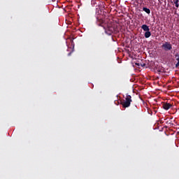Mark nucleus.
Returning <instances> with one entry per match:
<instances>
[{
	"label": "nucleus",
	"instance_id": "nucleus-14",
	"mask_svg": "<svg viewBox=\"0 0 179 179\" xmlns=\"http://www.w3.org/2000/svg\"><path fill=\"white\" fill-rule=\"evenodd\" d=\"M72 54V52H70L69 54H68V56L69 57H71V55Z\"/></svg>",
	"mask_w": 179,
	"mask_h": 179
},
{
	"label": "nucleus",
	"instance_id": "nucleus-17",
	"mask_svg": "<svg viewBox=\"0 0 179 179\" xmlns=\"http://www.w3.org/2000/svg\"><path fill=\"white\" fill-rule=\"evenodd\" d=\"M178 56H179V55H178Z\"/></svg>",
	"mask_w": 179,
	"mask_h": 179
},
{
	"label": "nucleus",
	"instance_id": "nucleus-6",
	"mask_svg": "<svg viewBox=\"0 0 179 179\" xmlns=\"http://www.w3.org/2000/svg\"><path fill=\"white\" fill-rule=\"evenodd\" d=\"M175 58H176V60L177 62V63L176 64V68H178V66H179V55H178V53L175 55Z\"/></svg>",
	"mask_w": 179,
	"mask_h": 179
},
{
	"label": "nucleus",
	"instance_id": "nucleus-8",
	"mask_svg": "<svg viewBox=\"0 0 179 179\" xmlns=\"http://www.w3.org/2000/svg\"><path fill=\"white\" fill-rule=\"evenodd\" d=\"M144 36H145V38H149V37H150V36H152V33L150 31H145Z\"/></svg>",
	"mask_w": 179,
	"mask_h": 179
},
{
	"label": "nucleus",
	"instance_id": "nucleus-11",
	"mask_svg": "<svg viewBox=\"0 0 179 179\" xmlns=\"http://www.w3.org/2000/svg\"><path fill=\"white\" fill-rule=\"evenodd\" d=\"M136 65H137V66H145V64H142V63H136Z\"/></svg>",
	"mask_w": 179,
	"mask_h": 179
},
{
	"label": "nucleus",
	"instance_id": "nucleus-7",
	"mask_svg": "<svg viewBox=\"0 0 179 179\" xmlns=\"http://www.w3.org/2000/svg\"><path fill=\"white\" fill-rule=\"evenodd\" d=\"M141 29H143V30L144 31H149L150 29H149V27L148 26V25H146V24H143L142 26H141Z\"/></svg>",
	"mask_w": 179,
	"mask_h": 179
},
{
	"label": "nucleus",
	"instance_id": "nucleus-13",
	"mask_svg": "<svg viewBox=\"0 0 179 179\" xmlns=\"http://www.w3.org/2000/svg\"><path fill=\"white\" fill-rule=\"evenodd\" d=\"M159 1V3L161 4V5H163V3L164 2V3H165V5H166V0H158Z\"/></svg>",
	"mask_w": 179,
	"mask_h": 179
},
{
	"label": "nucleus",
	"instance_id": "nucleus-5",
	"mask_svg": "<svg viewBox=\"0 0 179 179\" xmlns=\"http://www.w3.org/2000/svg\"><path fill=\"white\" fill-rule=\"evenodd\" d=\"M164 110H170L173 106L171 103H164L162 104Z\"/></svg>",
	"mask_w": 179,
	"mask_h": 179
},
{
	"label": "nucleus",
	"instance_id": "nucleus-12",
	"mask_svg": "<svg viewBox=\"0 0 179 179\" xmlns=\"http://www.w3.org/2000/svg\"><path fill=\"white\" fill-rule=\"evenodd\" d=\"M157 72L159 75H160V73H163V72H164V69H158Z\"/></svg>",
	"mask_w": 179,
	"mask_h": 179
},
{
	"label": "nucleus",
	"instance_id": "nucleus-10",
	"mask_svg": "<svg viewBox=\"0 0 179 179\" xmlns=\"http://www.w3.org/2000/svg\"><path fill=\"white\" fill-rule=\"evenodd\" d=\"M178 1L179 0H173V3H175L176 8H179Z\"/></svg>",
	"mask_w": 179,
	"mask_h": 179
},
{
	"label": "nucleus",
	"instance_id": "nucleus-16",
	"mask_svg": "<svg viewBox=\"0 0 179 179\" xmlns=\"http://www.w3.org/2000/svg\"><path fill=\"white\" fill-rule=\"evenodd\" d=\"M178 135H179V131L178 132Z\"/></svg>",
	"mask_w": 179,
	"mask_h": 179
},
{
	"label": "nucleus",
	"instance_id": "nucleus-9",
	"mask_svg": "<svg viewBox=\"0 0 179 179\" xmlns=\"http://www.w3.org/2000/svg\"><path fill=\"white\" fill-rule=\"evenodd\" d=\"M143 12H145V13H148V15H150V9H149L146 7H143Z\"/></svg>",
	"mask_w": 179,
	"mask_h": 179
},
{
	"label": "nucleus",
	"instance_id": "nucleus-4",
	"mask_svg": "<svg viewBox=\"0 0 179 179\" xmlns=\"http://www.w3.org/2000/svg\"><path fill=\"white\" fill-rule=\"evenodd\" d=\"M96 24L98 26H101V27H104V20L101 19L100 17H96Z\"/></svg>",
	"mask_w": 179,
	"mask_h": 179
},
{
	"label": "nucleus",
	"instance_id": "nucleus-3",
	"mask_svg": "<svg viewBox=\"0 0 179 179\" xmlns=\"http://www.w3.org/2000/svg\"><path fill=\"white\" fill-rule=\"evenodd\" d=\"M161 47L166 52L173 50V45L170 42H164Z\"/></svg>",
	"mask_w": 179,
	"mask_h": 179
},
{
	"label": "nucleus",
	"instance_id": "nucleus-1",
	"mask_svg": "<svg viewBox=\"0 0 179 179\" xmlns=\"http://www.w3.org/2000/svg\"><path fill=\"white\" fill-rule=\"evenodd\" d=\"M118 31H120V29H118V25L115 23L108 24L107 28L105 29V33L108 34V36H111L113 33L115 34Z\"/></svg>",
	"mask_w": 179,
	"mask_h": 179
},
{
	"label": "nucleus",
	"instance_id": "nucleus-2",
	"mask_svg": "<svg viewBox=\"0 0 179 179\" xmlns=\"http://www.w3.org/2000/svg\"><path fill=\"white\" fill-rule=\"evenodd\" d=\"M131 103H132V96L127 94L126 97L121 101L120 104L124 108H128L131 106Z\"/></svg>",
	"mask_w": 179,
	"mask_h": 179
},
{
	"label": "nucleus",
	"instance_id": "nucleus-15",
	"mask_svg": "<svg viewBox=\"0 0 179 179\" xmlns=\"http://www.w3.org/2000/svg\"><path fill=\"white\" fill-rule=\"evenodd\" d=\"M134 108L136 109L137 108V106L136 105L134 106Z\"/></svg>",
	"mask_w": 179,
	"mask_h": 179
}]
</instances>
